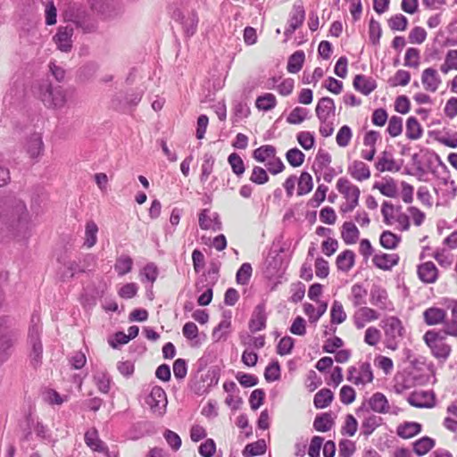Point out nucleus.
Here are the masks:
<instances>
[{"mask_svg":"<svg viewBox=\"0 0 457 457\" xmlns=\"http://www.w3.org/2000/svg\"><path fill=\"white\" fill-rule=\"evenodd\" d=\"M381 313L375 308L361 305L357 307L353 312L351 320L353 326L357 329H363L369 324L374 323L380 320Z\"/></svg>","mask_w":457,"mask_h":457,"instance_id":"6e6552de","label":"nucleus"},{"mask_svg":"<svg viewBox=\"0 0 457 457\" xmlns=\"http://www.w3.org/2000/svg\"><path fill=\"white\" fill-rule=\"evenodd\" d=\"M94 381L100 392L107 394L111 386V378L104 370H97L94 375Z\"/></svg>","mask_w":457,"mask_h":457,"instance_id":"603ef678","label":"nucleus"},{"mask_svg":"<svg viewBox=\"0 0 457 457\" xmlns=\"http://www.w3.org/2000/svg\"><path fill=\"white\" fill-rule=\"evenodd\" d=\"M231 327L230 316H224L217 327H215L212 333V337L215 342L225 339L229 333Z\"/></svg>","mask_w":457,"mask_h":457,"instance_id":"4c0bfd02","label":"nucleus"},{"mask_svg":"<svg viewBox=\"0 0 457 457\" xmlns=\"http://www.w3.org/2000/svg\"><path fill=\"white\" fill-rule=\"evenodd\" d=\"M355 264V253L350 249L341 252L337 259L336 265L338 270L347 273Z\"/></svg>","mask_w":457,"mask_h":457,"instance_id":"cd10ccee","label":"nucleus"},{"mask_svg":"<svg viewBox=\"0 0 457 457\" xmlns=\"http://www.w3.org/2000/svg\"><path fill=\"white\" fill-rule=\"evenodd\" d=\"M336 188L344 198V203L340 205L341 212H351L358 205L361 195L359 187L345 177L337 180Z\"/></svg>","mask_w":457,"mask_h":457,"instance_id":"20e7f679","label":"nucleus"},{"mask_svg":"<svg viewBox=\"0 0 457 457\" xmlns=\"http://www.w3.org/2000/svg\"><path fill=\"white\" fill-rule=\"evenodd\" d=\"M347 174L357 182L367 181L371 178L370 166L361 160H353L347 166Z\"/></svg>","mask_w":457,"mask_h":457,"instance_id":"2eb2a0df","label":"nucleus"},{"mask_svg":"<svg viewBox=\"0 0 457 457\" xmlns=\"http://www.w3.org/2000/svg\"><path fill=\"white\" fill-rule=\"evenodd\" d=\"M85 443L95 452L103 453L106 450L104 443L99 438L96 429H91L85 433Z\"/></svg>","mask_w":457,"mask_h":457,"instance_id":"58836bf2","label":"nucleus"},{"mask_svg":"<svg viewBox=\"0 0 457 457\" xmlns=\"http://www.w3.org/2000/svg\"><path fill=\"white\" fill-rule=\"evenodd\" d=\"M347 314L343 304L338 301H334L330 310V321L332 324H342L346 320Z\"/></svg>","mask_w":457,"mask_h":457,"instance_id":"a18cd8bd","label":"nucleus"},{"mask_svg":"<svg viewBox=\"0 0 457 457\" xmlns=\"http://www.w3.org/2000/svg\"><path fill=\"white\" fill-rule=\"evenodd\" d=\"M446 337L442 330L435 328L427 330L422 336L431 356L442 363L445 362L453 353V347L447 342Z\"/></svg>","mask_w":457,"mask_h":457,"instance_id":"7ed1b4c3","label":"nucleus"},{"mask_svg":"<svg viewBox=\"0 0 457 457\" xmlns=\"http://www.w3.org/2000/svg\"><path fill=\"white\" fill-rule=\"evenodd\" d=\"M286 159L292 167L297 168L302 166L304 162L305 155L300 149L294 147L287 150Z\"/></svg>","mask_w":457,"mask_h":457,"instance_id":"864d4df0","label":"nucleus"},{"mask_svg":"<svg viewBox=\"0 0 457 457\" xmlns=\"http://www.w3.org/2000/svg\"><path fill=\"white\" fill-rule=\"evenodd\" d=\"M334 425L335 420L330 412L317 415L313 421V428L319 432H328Z\"/></svg>","mask_w":457,"mask_h":457,"instance_id":"2f4dec72","label":"nucleus"},{"mask_svg":"<svg viewBox=\"0 0 457 457\" xmlns=\"http://www.w3.org/2000/svg\"><path fill=\"white\" fill-rule=\"evenodd\" d=\"M296 140L298 144L305 150L309 151L315 145L314 134L310 131H300L296 135Z\"/></svg>","mask_w":457,"mask_h":457,"instance_id":"0e129e2a","label":"nucleus"},{"mask_svg":"<svg viewBox=\"0 0 457 457\" xmlns=\"http://www.w3.org/2000/svg\"><path fill=\"white\" fill-rule=\"evenodd\" d=\"M333 399V392L328 388H322L315 394L313 404L316 409H324L331 404Z\"/></svg>","mask_w":457,"mask_h":457,"instance_id":"f704fd0d","label":"nucleus"},{"mask_svg":"<svg viewBox=\"0 0 457 457\" xmlns=\"http://www.w3.org/2000/svg\"><path fill=\"white\" fill-rule=\"evenodd\" d=\"M266 451V445L263 440H259L254 443L246 445L243 450V455L245 457H253L263 454Z\"/></svg>","mask_w":457,"mask_h":457,"instance_id":"e2e57ef3","label":"nucleus"},{"mask_svg":"<svg viewBox=\"0 0 457 457\" xmlns=\"http://www.w3.org/2000/svg\"><path fill=\"white\" fill-rule=\"evenodd\" d=\"M250 114L251 110L246 103H235L232 108L231 121L233 124H237L242 120L248 118Z\"/></svg>","mask_w":457,"mask_h":457,"instance_id":"37998d69","label":"nucleus"},{"mask_svg":"<svg viewBox=\"0 0 457 457\" xmlns=\"http://www.w3.org/2000/svg\"><path fill=\"white\" fill-rule=\"evenodd\" d=\"M253 158L261 163H264L267 170L277 175L286 169L282 160L277 156V149L272 145H263L254 149L252 154Z\"/></svg>","mask_w":457,"mask_h":457,"instance_id":"39448f33","label":"nucleus"},{"mask_svg":"<svg viewBox=\"0 0 457 457\" xmlns=\"http://www.w3.org/2000/svg\"><path fill=\"white\" fill-rule=\"evenodd\" d=\"M439 71L445 75L451 71H457V49H449L445 53Z\"/></svg>","mask_w":457,"mask_h":457,"instance_id":"473e14b6","label":"nucleus"},{"mask_svg":"<svg viewBox=\"0 0 457 457\" xmlns=\"http://www.w3.org/2000/svg\"><path fill=\"white\" fill-rule=\"evenodd\" d=\"M198 21L199 19L195 11H192L186 16L181 24L184 28L185 33L187 36H193L195 33Z\"/></svg>","mask_w":457,"mask_h":457,"instance_id":"5fc2aeb1","label":"nucleus"},{"mask_svg":"<svg viewBox=\"0 0 457 457\" xmlns=\"http://www.w3.org/2000/svg\"><path fill=\"white\" fill-rule=\"evenodd\" d=\"M133 260L128 255H121L117 258L114 270L119 276H124L132 270Z\"/></svg>","mask_w":457,"mask_h":457,"instance_id":"3c124183","label":"nucleus"},{"mask_svg":"<svg viewBox=\"0 0 457 457\" xmlns=\"http://www.w3.org/2000/svg\"><path fill=\"white\" fill-rule=\"evenodd\" d=\"M436 445V440L425 436L416 440L412 446L413 452L418 456H423L427 454L431 449H433Z\"/></svg>","mask_w":457,"mask_h":457,"instance_id":"c9c22d12","label":"nucleus"},{"mask_svg":"<svg viewBox=\"0 0 457 457\" xmlns=\"http://www.w3.org/2000/svg\"><path fill=\"white\" fill-rule=\"evenodd\" d=\"M353 87L363 96H369L377 88V82L372 77L357 74L353 78Z\"/></svg>","mask_w":457,"mask_h":457,"instance_id":"aec40b11","label":"nucleus"},{"mask_svg":"<svg viewBox=\"0 0 457 457\" xmlns=\"http://www.w3.org/2000/svg\"><path fill=\"white\" fill-rule=\"evenodd\" d=\"M313 188L312 176L307 171H302L297 179V195L309 194Z\"/></svg>","mask_w":457,"mask_h":457,"instance_id":"ea45409f","label":"nucleus"},{"mask_svg":"<svg viewBox=\"0 0 457 457\" xmlns=\"http://www.w3.org/2000/svg\"><path fill=\"white\" fill-rule=\"evenodd\" d=\"M14 337V331L7 325V320L0 319V363L8 359V351L13 345Z\"/></svg>","mask_w":457,"mask_h":457,"instance_id":"ddd939ff","label":"nucleus"},{"mask_svg":"<svg viewBox=\"0 0 457 457\" xmlns=\"http://www.w3.org/2000/svg\"><path fill=\"white\" fill-rule=\"evenodd\" d=\"M73 29L71 27H60L57 33L54 37V40L59 50L62 52H70L71 49V37Z\"/></svg>","mask_w":457,"mask_h":457,"instance_id":"4be33fe9","label":"nucleus"},{"mask_svg":"<svg viewBox=\"0 0 457 457\" xmlns=\"http://www.w3.org/2000/svg\"><path fill=\"white\" fill-rule=\"evenodd\" d=\"M305 60V54L303 51L298 50L292 54L287 61V70L289 73H297L299 72L303 65Z\"/></svg>","mask_w":457,"mask_h":457,"instance_id":"a19ab883","label":"nucleus"},{"mask_svg":"<svg viewBox=\"0 0 457 457\" xmlns=\"http://www.w3.org/2000/svg\"><path fill=\"white\" fill-rule=\"evenodd\" d=\"M424 136V129L415 116H409L405 121V137L409 141H418Z\"/></svg>","mask_w":457,"mask_h":457,"instance_id":"412c9836","label":"nucleus"},{"mask_svg":"<svg viewBox=\"0 0 457 457\" xmlns=\"http://www.w3.org/2000/svg\"><path fill=\"white\" fill-rule=\"evenodd\" d=\"M305 20V10L302 4H295L288 19V27L285 30V36L289 37L299 29Z\"/></svg>","mask_w":457,"mask_h":457,"instance_id":"f3484780","label":"nucleus"},{"mask_svg":"<svg viewBox=\"0 0 457 457\" xmlns=\"http://www.w3.org/2000/svg\"><path fill=\"white\" fill-rule=\"evenodd\" d=\"M358 429V421L353 414H347L344 425L341 428V434L353 436Z\"/></svg>","mask_w":457,"mask_h":457,"instance_id":"774afa93","label":"nucleus"},{"mask_svg":"<svg viewBox=\"0 0 457 457\" xmlns=\"http://www.w3.org/2000/svg\"><path fill=\"white\" fill-rule=\"evenodd\" d=\"M39 97L45 106L51 109H61L66 102V93L61 87H53L49 83L40 86Z\"/></svg>","mask_w":457,"mask_h":457,"instance_id":"423d86ee","label":"nucleus"},{"mask_svg":"<svg viewBox=\"0 0 457 457\" xmlns=\"http://www.w3.org/2000/svg\"><path fill=\"white\" fill-rule=\"evenodd\" d=\"M341 238L345 245H354L360 237V230L352 221H345L340 230Z\"/></svg>","mask_w":457,"mask_h":457,"instance_id":"bb28decb","label":"nucleus"},{"mask_svg":"<svg viewBox=\"0 0 457 457\" xmlns=\"http://www.w3.org/2000/svg\"><path fill=\"white\" fill-rule=\"evenodd\" d=\"M421 430V424L414 421H404L397 426L396 435L403 439H410L420 434Z\"/></svg>","mask_w":457,"mask_h":457,"instance_id":"a878e982","label":"nucleus"},{"mask_svg":"<svg viewBox=\"0 0 457 457\" xmlns=\"http://www.w3.org/2000/svg\"><path fill=\"white\" fill-rule=\"evenodd\" d=\"M379 327L382 329L385 348L396 351L406 335L403 320L395 315L386 316L380 320Z\"/></svg>","mask_w":457,"mask_h":457,"instance_id":"f03ea898","label":"nucleus"},{"mask_svg":"<svg viewBox=\"0 0 457 457\" xmlns=\"http://www.w3.org/2000/svg\"><path fill=\"white\" fill-rule=\"evenodd\" d=\"M423 89L428 93H436L443 85L439 71L435 67L425 68L420 74Z\"/></svg>","mask_w":457,"mask_h":457,"instance_id":"4468645a","label":"nucleus"},{"mask_svg":"<svg viewBox=\"0 0 457 457\" xmlns=\"http://www.w3.org/2000/svg\"><path fill=\"white\" fill-rule=\"evenodd\" d=\"M370 302L379 312H388L394 311V303L389 299L386 288L379 285H373L370 292Z\"/></svg>","mask_w":457,"mask_h":457,"instance_id":"9d476101","label":"nucleus"},{"mask_svg":"<svg viewBox=\"0 0 457 457\" xmlns=\"http://www.w3.org/2000/svg\"><path fill=\"white\" fill-rule=\"evenodd\" d=\"M381 215L383 222L400 232H407L411 226L420 228L427 220V214L416 205H408L403 211L402 205L394 204L392 202L384 201L381 204Z\"/></svg>","mask_w":457,"mask_h":457,"instance_id":"f257e3e1","label":"nucleus"},{"mask_svg":"<svg viewBox=\"0 0 457 457\" xmlns=\"http://www.w3.org/2000/svg\"><path fill=\"white\" fill-rule=\"evenodd\" d=\"M266 313L265 307L262 304H258L253 312L251 320L249 321V329L253 332H258L262 330L266 327Z\"/></svg>","mask_w":457,"mask_h":457,"instance_id":"b1692460","label":"nucleus"},{"mask_svg":"<svg viewBox=\"0 0 457 457\" xmlns=\"http://www.w3.org/2000/svg\"><path fill=\"white\" fill-rule=\"evenodd\" d=\"M373 189H378L382 195L389 198H396L398 196L396 181L390 177L385 178L381 182H375Z\"/></svg>","mask_w":457,"mask_h":457,"instance_id":"393cba45","label":"nucleus"},{"mask_svg":"<svg viewBox=\"0 0 457 457\" xmlns=\"http://www.w3.org/2000/svg\"><path fill=\"white\" fill-rule=\"evenodd\" d=\"M309 111L306 108L296 106L287 115V122L290 125H299L307 120Z\"/></svg>","mask_w":457,"mask_h":457,"instance_id":"de8ad7c7","label":"nucleus"},{"mask_svg":"<svg viewBox=\"0 0 457 457\" xmlns=\"http://www.w3.org/2000/svg\"><path fill=\"white\" fill-rule=\"evenodd\" d=\"M328 190V187L326 185H319L312 196L309 199L308 205L312 208L319 207L325 201Z\"/></svg>","mask_w":457,"mask_h":457,"instance_id":"4d7b16f0","label":"nucleus"},{"mask_svg":"<svg viewBox=\"0 0 457 457\" xmlns=\"http://www.w3.org/2000/svg\"><path fill=\"white\" fill-rule=\"evenodd\" d=\"M382 36L381 25L375 19L371 18L369 24V39L370 42L377 46L379 45Z\"/></svg>","mask_w":457,"mask_h":457,"instance_id":"052dcab7","label":"nucleus"},{"mask_svg":"<svg viewBox=\"0 0 457 457\" xmlns=\"http://www.w3.org/2000/svg\"><path fill=\"white\" fill-rule=\"evenodd\" d=\"M423 321L429 327L438 326L445 323L447 312L444 308L431 306L422 312Z\"/></svg>","mask_w":457,"mask_h":457,"instance_id":"a211bd4d","label":"nucleus"},{"mask_svg":"<svg viewBox=\"0 0 457 457\" xmlns=\"http://www.w3.org/2000/svg\"><path fill=\"white\" fill-rule=\"evenodd\" d=\"M382 329L376 326H369L366 328L363 335V342L371 347L377 346L382 340Z\"/></svg>","mask_w":457,"mask_h":457,"instance_id":"72a5a7b5","label":"nucleus"},{"mask_svg":"<svg viewBox=\"0 0 457 457\" xmlns=\"http://www.w3.org/2000/svg\"><path fill=\"white\" fill-rule=\"evenodd\" d=\"M407 403L420 409H431L436 406V394L432 390H416L409 395Z\"/></svg>","mask_w":457,"mask_h":457,"instance_id":"9b49d317","label":"nucleus"},{"mask_svg":"<svg viewBox=\"0 0 457 457\" xmlns=\"http://www.w3.org/2000/svg\"><path fill=\"white\" fill-rule=\"evenodd\" d=\"M403 130V118L397 115H393L389 118L387 122L386 132L391 137H397L402 135Z\"/></svg>","mask_w":457,"mask_h":457,"instance_id":"09e8293b","label":"nucleus"},{"mask_svg":"<svg viewBox=\"0 0 457 457\" xmlns=\"http://www.w3.org/2000/svg\"><path fill=\"white\" fill-rule=\"evenodd\" d=\"M369 406L372 411L378 413L386 414L390 411V404L387 398L384 394L379 392L372 395L369 400Z\"/></svg>","mask_w":457,"mask_h":457,"instance_id":"c85d7f7f","label":"nucleus"},{"mask_svg":"<svg viewBox=\"0 0 457 457\" xmlns=\"http://www.w3.org/2000/svg\"><path fill=\"white\" fill-rule=\"evenodd\" d=\"M408 25V19L402 13H395L387 19V26L393 31H405Z\"/></svg>","mask_w":457,"mask_h":457,"instance_id":"c03bdc74","label":"nucleus"},{"mask_svg":"<svg viewBox=\"0 0 457 457\" xmlns=\"http://www.w3.org/2000/svg\"><path fill=\"white\" fill-rule=\"evenodd\" d=\"M249 179L256 185H263L269 181L270 177L267 170L261 166H253Z\"/></svg>","mask_w":457,"mask_h":457,"instance_id":"338daca9","label":"nucleus"},{"mask_svg":"<svg viewBox=\"0 0 457 457\" xmlns=\"http://www.w3.org/2000/svg\"><path fill=\"white\" fill-rule=\"evenodd\" d=\"M97 232L98 227L95 221L89 220L86 223L84 245L87 248H91L96 244Z\"/></svg>","mask_w":457,"mask_h":457,"instance_id":"49530a36","label":"nucleus"},{"mask_svg":"<svg viewBox=\"0 0 457 457\" xmlns=\"http://www.w3.org/2000/svg\"><path fill=\"white\" fill-rule=\"evenodd\" d=\"M433 259L445 269H448L452 266L453 257L452 254L447 253L445 249H436L432 253Z\"/></svg>","mask_w":457,"mask_h":457,"instance_id":"69168bd1","label":"nucleus"},{"mask_svg":"<svg viewBox=\"0 0 457 457\" xmlns=\"http://www.w3.org/2000/svg\"><path fill=\"white\" fill-rule=\"evenodd\" d=\"M420 59V51L415 47H409L404 54L403 65L411 69L418 70L421 63Z\"/></svg>","mask_w":457,"mask_h":457,"instance_id":"79ce46f5","label":"nucleus"},{"mask_svg":"<svg viewBox=\"0 0 457 457\" xmlns=\"http://www.w3.org/2000/svg\"><path fill=\"white\" fill-rule=\"evenodd\" d=\"M411 79V72L404 69H398L391 77L387 83L391 87H406Z\"/></svg>","mask_w":457,"mask_h":457,"instance_id":"7c9ffc66","label":"nucleus"},{"mask_svg":"<svg viewBox=\"0 0 457 457\" xmlns=\"http://www.w3.org/2000/svg\"><path fill=\"white\" fill-rule=\"evenodd\" d=\"M401 238L392 231L386 230L380 235L379 243L386 249H395L400 244Z\"/></svg>","mask_w":457,"mask_h":457,"instance_id":"8fccbe9b","label":"nucleus"},{"mask_svg":"<svg viewBox=\"0 0 457 457\" xmlns=\"http://www.w3.org/2000/svg\"><path fill=\"white\" fill-rule=\"evenodd\" d=\"M353 137V130L348 125L342 126L337 133L336 142L340 147H346L350 145Z\"/></svg>","mask_w":457,"mask_h":457,"instance_id":"6e6d98bb","label":"nucleus"},{"mask_svg":"<svg viewBox=\"0 0 457 457\" xmlns=\"http://www.w3.org/2000/svg\"><path fill=\"white\" fill-rule=\"evenodd\" d=\"M228 162L229 163L232 171L237 177L242 176L245 171V167L243 159L237 153H232L228 157Z\"/></svg>","mask_w":457,"mask_h":457,"instance_id":"680f3d73","label":"nucleus"},{"mask_svg":"<svg viewBox=\"0 0 457 457\" xmlns=\"http://www.w3.org/2000/svg\"><path fill=\"white\" fill-rule=\"evenodd\" d=\"M278 101L272 93H265L255 100V106L259 111L269 112L277 106Z\"/></svg>","mask_w":457,"mask_h":457,"instance_id":"e433bc0d","label":"nucleus"},{"mask_svg":"<svg viewBox=\"0 0 457 457\" xmlns=\"http://www.w3.org/2000/svg\"><path fill=\"white\" fill-rule=\"evenodd\" d=\"M43 147L44 144L40 136L33 135L29 138L28 142V153L29 154L30 157H38L43 152Z\"/></svg>","mask_w":457,"mask_h":457,"instance_id":"13d9d810","label":"nucleus"},{"mask_svg":"<svg viewBox=\"0 0 457 457\" xmlns=\"http://www.w3.org/2000/svg\"><path fill=\"white\" fill-rule=\"evenodd\" d=\"M417 199L427 209H430L434 204V198L427 186H420L417 190Z\"/></svg>","mask_w":457,"mask_h":457,"instance_id":"bf43d9fd","label":"nucleus"},{"mask_svg":"<svg viewBox=\"0 0 457 457\" xmlns=\"http://www.w3.org/2000/svg\"><path fill=\"white\" fill-rule=\"evenodd\" d=\"M400 262V256L395 253L378 252L372 257L373 265L381 270H391Z\"/></svg>","mask_w":457,"mask_h":457,"instance_id":"dca6fc26","label":"nucleus"},{"mask_svg":"<svg viewBox=\"0 0 457 457\" xmlns=\"http://www.w3.org/2000/svg\"><path fill=\"white\" fill-rule=\"evenodd\" d=\"M416 274L420 281L426 285L436 284L441 276L439 269L432 261L419 263L416 266Z\"/></svg>","mask_w":457,"mask_h":457,"instance_id":"f8f14e48","label":"nucleus"},{"mask_svg":"<svg viewBox=\"0 0 457 457\" xmlns=\"http://www.w3.org/2000/svg\"><path fill=\"white\" fill-rule=\"evenodd\" d=\"M145 403L154 415L162 417L166 412L168 404L167 395L161 386H155L151 389Z\"/></svg>","mask_w":457,"mask_h":457,"instance_id":"1a4fd4ad","label":"nucleus"},{"mask_svg":"<svg viewBox=\"0 0 457 457\" xmlns=\"http://www.w3.org/2000/svg\"><path fill=\"white\" fill-rule=\"evenodd\" d=\"M375 169L379 172H397L400 165L390 152L383 151L375 162Z\"/></svg>","mask_w":457,"mask_h":457,"instance_id":"6ab92c4d","label":"nucleus"},{"mask_svg":"<svg viewBox=\"0 0 457 457\" xmlns=\"http://www.w3.org/2000/svg\"><path fill=\"white\" fill-rule=\"evenodd\" d=\"M346 379L356 386H364L373 381L374 376L370 362H361L358 366L347 369Z\"/></svg>","mask_w":457,"mask_h":457,"instance_id":"0eeeda50","label":"nucleus"},{"mask_svg":"<svg viewBox=\"0 0 457 457\" xmlns=\"http://www.w3.org/2000/svg\"><path fill=\"white\" fill-rule=\"evenodd\" d=\"M368 291L362 284L355 283L351 287L349 299L353 305L359 307L366 303Z\"/></svg>","mask_w":457,"mask_h":457,"instance_id":"c756f323","label":"nucleus"},{"mask_svg":"<svg viewBox=\"0 0 457 457\" xmlns=\"http://www.w3.org/2000/svg\"><path fill=\"white\" fill-rule=\"evenodd\" d=\"M335 110L336 106L334 100L326 96L319 100L315 112L318 119L321 122H325L329 117L334 115Z\"/></svg>","mask_w":457,"mask_h":457,"instance_id":"5701e85b","label":"nucleus"}]
</instances>
